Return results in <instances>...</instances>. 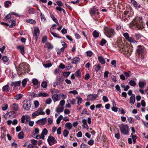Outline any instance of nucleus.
I'll return each instance as SVG.
<instances>
[{"label":"nucleus","instance_id":"f257e3e1","mask_svg":"<svg viewBox=\"0 0 148 148\" xmlns=\"http://www.w3.org/2000/svg\"><path fill=\"white\" fill-rule=\"evenodd\" d=\"M143 18L139 17L137 18H135L134 20V23L136 27L139 29H142L144 27L143 23Z\"/></svg>","mask_w":148,"mask_h":148},{"label":"nucleus","instance_id":"f03ea898","mask_svg":"<svg viewBox=\"0 0 148 148\" xmlns=\"http://www.w3.org/2000/svg\"><path fill=\"white\" fill-rule=\"evenodd\" d=\"M104 33L108 37L111 38L113 36L115 33L113 29L107 28L105 29Z\"/></svg>","mask_w":148,"mask_h":148},{"label":"nucleus","instance_id":"7ed1b4c3","mask_svg":"<svg viewBox=\"0 0 148 148\" xmlns=\"http://www.w3.org/2000/svg\"><path fill=\"white\" fill-rule=\"evenodd\" d=\"M123 36L128 42L131 43L132 42L136 45H137V41L134 40L133 37H130L129 34L127 33H123Z\"/></svg>","mask_w":148,"mask_h":148},{"label":"nucleus","instance_id":"20e7f679","mask_svg":"<svg viewBox=\"0 0 148 148\" xmlns=\"http://www.w3.org/2000/svg\"><path fill=\"white\" fill-rule=\"evenodd\" d=\"M120 130L121 133L124 135H127L129 133V126L127 125L122 124Z\"/></svg>","mask_w":148,"mask_h":148},{"label":"nucleus","instance_id":"39448f33","mask_svg":"<svg viewBox=\"0 0 148 148\" xmlns=\"http://www.w3.org/2000/svg\"><path fill=\"white\" fill-rule=\"evenodd\" d=\"M23 107L26 110H29L31 106V102L29 100H25L23 102Z\"/></svg>","mask_w":148,"mask_h":148},{"label":"nucleus","instance_id":"423d86ee","mask_svg":"<svg viewBox=\"0 0 148 148\" xmlns=\"http://www.w3.org/2000/svg\"><path fill=\"white\" fill-rule=\"evenodd\" d=\"M45 112L43 111V109L42 108H40L38 110L33 113L32 114L33 118H35L37 116L39 115H44L45 114Z\"/></svg>","mask_w":148,"mask_h":148},{"label":"nucleus","instance_id":"0eeeda50","mask_svg":"<svg viewBox=\"0 0 148 148\" xmlns=\"http://www.w3.org/2000/svg\"><path fill=\"white\" fill-rule=\"evenodd\" d=\"M47 140L50 146H51L57 143L54 137L50 135L48 136Z\"/></svg>","mask_w":148,"mask_h":148},{"label":"nucleus","instance_id":"6e6552de","mask_svg":"<svg viewBox=\"0 0 148 148\" xmlns=\"http://www.w3.org/2000/svg\"><path fill=\"white\" fill-rule=\"evenodd\" d=\"M119 50L121 52H123V53H129V51L128 47L124 45L121 44V46L119 47Z\"/></svg>","mask_w":148,"mask_h":148},{"label":"nucleus","instance_id":"1a4fd4ad","mask_svg":"<svg viewBox=\"0 0 148 148\" xmlns=\"http://www.w3.org/2000/svg\"><path fill=\"white\" fill-rule=\"evenodd\" d=\"M145 51L144 48L142 46L140 45L137 47L136 52L139 55H142Z\"/></svg>","mask_w":148,"mask_h":148},{"label":"nucleus","instance_id":"9d476101","mask_svg":"<svg viewBox=\"0 0 148 148\" xmlns=\"http://www.w3.org/2000/svg\"><path fill=\"white\" fill-rule=\"evenodd\" d=\"M40 34V30L38 27H35L34 29V32L33 33V36L35 37V39L37 40L38 37L39 36Z\"/></svg>","mask_w":148,"mask_h":148},{"label":"nucleus","instance_id":"9b49d317","mask_svg":"<svg viewBox=\"0 0 148 148\" xmlns=\"http://www.w3.org/2000/svg\"><path fill=\"white\" fill-rule=\"evenodd\" d=\"M98 96L97 94H90L88 96L87 99L90 101H94L97 97Z\"/></svg>","mask_w":148,"mask_h":148},{"label":"nucleus","instance_id":"f8f14e48","mask_svg":"<svg viewBox=\"0 0 148 148\" xmlns=\"http://www.w3.org/2000/svg\"><path fill=\"white\" fill-rule=\"evenodd\" d=\"M10 108L13 110L17 111L19 109L18 105V104L14 103L10 105Z\"/></svg>","mask_w":148,"mask_h":148},{"label":"nucleus","instance_id":"ddd939ff","mask_svg":"<svg viewBox=\"0 0 148 148\" xmlns=\"http://www.w3.org/2000/svg\"><path fill=\"white\" fill-rule=\"evenodd\" d=\"M46 122V118H45L38 120L36 122V123L37 124L44 125L45 124Z\"/></svg>","mask_w":148,"mask_h":148},{"label":"nucleus","instance_id":"4468645a","mask_svg":"<svg viewBox=\"0 0 148 148\" xmlns=\"http://www.w3.org/2000/svg\"><path fill=\"white\" fill-rule=\"evenodd\" d=\"M98 9L96 10L95 8V6H93L92 8H91L89 10V13L91 16H93V15H95V14L96 12V11H98Z\"/></svg>","mask_w":148,"mask_h":148},{"label":"nucleus","instance_id":"2eb2a0df","mask_svg":"<svg viewBox=\"0 0 148 148\" xmlns=\"http://www.w3.org/2000/svg\"><path fill=\"white\" fill-rule=\"evenodd\" d=\"M17 48L22 55H24L25 53L24 46L22 45H18L17 47Z\"/></svg>","mask_w":148,"mask_h":148},{"label":"nucleus","instance_id":"dca6fc26","mask_svg":"<svg viewBox=\"0 0 148 148\" xmlns=\"http://www.w3.org/2000/svg\"><path fill=\"white\" fill-rule=\"evenodd\" d=\"M21 83V81H15L12 82L11 85L12 86H14V87L19 86H20Z\"/></svg>","mask_w":148,"mask_h":148},{"label":"nucleus","instance_id":"f3484780","mask_svg":"<svg viewBox=\"0 0 148 148\" xmlns=\"http://www.w3.org/2000/svg\"><path fill=\"white\" fill-rule=\"evenodd\" d=\"M130 103L132 104H134L135 102V95L134 94H132L130 97Z\"/></svg>","mask_w":148,"mask_h":148},{"label":"nucleus","instance_id":"a211bd4d","mask_svg":"<svg viewBox=\"0 0 148 148\" xmlns=\"http://www.w3.org/2000/svg\"><path fill=\"white\" fill-rule=\"evenodd\" d=\"M98 59L99 62L101 64H104L105 63V61L102 56H99L98 57Z\"/></svg>","mask_w":148,"mask_h":148},{"label":"nucleus","instance_id":"6ab92c4d","mask_svg":"<svg viewBox=\"0 0 148 148\" xmlns=\"http://www.w3.org/2000/svg\"><path fill=\"white\" fill-rule=\"evenodd\" d=\"M2 90L3 91H9L10 90L9 86L7 84L4 86L2 88Z\"/></svg>","mask_w":148,"mask_h":148},{"label":"nucleus","instance_id":"aec40b11","mask_svg":"<svg viewBox=\"0 0 148 148\" xmlns=\"http://www.w3.org/2000/svg\"><path fill=\"white\" fill-rule=\"evenodd\" d=\"M59 95L56 94H55L52 96V98L54 102H56L58 100V95Z\"/></svg>","mask_w":148,"mask_h":148},{"label":"nucleus","instance_id":"412c9836","mask_svg":"<svg viewBox=\"0 0 148 148\" xmlns=\"http://www.w3.org/2000/svg\"><path fill=\"white\" fill-rule=\"evenodd\" d=\"M65 127L66 128L70 130L72 127V125L71 123L67 122L65 124Z\"/></svg>","mask_w":148,"mask_h":148},{"label":"nucleus","instance_id":"4be33fe9","mask_svg":"<svg viewBox=\"0 0 148 148\" xmlns=\"http://www.w3.org/2000/svg\"><path fill=\"white\" fill-rule=\"evenodd\" d=\"M80 59L78 57H75L73 58V61L71 62L72 64H76L79 61Z\"/></svg>","mask_w":148,"mask_h":148},{"label":"nucleus","instance_id":"5701e85b","mask_svg":"<svg viewBox=\"0 0 148 148\" xmlns=\"http://www.w3.org/2000/svg\"><path fill=\"white\" fill-rule=\"evenodd\" d=\"M38 95L40 97H48L49 95L45 92H39Z\"/></svg>","mask_w":148,"mask_h":148},{"label":"nucleus","instance_id":"b1692460","mask_svg":"<svg viewBox=\"0 0 148 148\" xmlns=\"http://www.w3.org/2000/svg\"><path fill=\"white\" fill-rule=\"evenodd\" d=\"M50 16L54 22L57 23L58 25H59V24L58 22V20L54 17V16L53 14H50Z\"/></svg>","mask_w":148,"mask_h":148},{"label":"nucleus","instance_id":"393cba45","mask_svg":"<svg viewBox=\"0 0 148 148\" xmlns=\"http://www.w3.org/2000/svg\"><path fill=\"white\" fill-rule=\"evenodd\" d=\"M22 97V95L21 94H18L14 96V98L17 100H18L21 99Z\"/></svg>","mask_w":148,"mask_h":148},{"label":"nucleus","instance_id":"a878e982","mask_svg":"<svg viewBox=\"0 0 148 148\" xmlns=\"http://www.w3.org/2000/svg\"><path fill=\"white\" fill-rule=\"evenodd\" d=\"M92 35L94 38H98L99 36V33L96 31L95 30L92 33Z\"/></svg>","mask_w":148,"mask_h":148},{"label":"nucleus","instance_id":"bb28decb","mask_svg":"<svg viewBox=\"0 0 148 148\" xmlns=\"http://www.w3.org/2000/svg\"><path fill=\"white\" fill-rule=\"evenodd\" d=\"M32 82L34 86L37 85L38 84H40L38 80L36 78L33 79Z\"/></svg>","mask_w":148,"mask_h":148},{"label":"nucleus","instance_id":"cd10ccee","mask_svg":"<svg viewBox=\"0 0 148 148\" xmlns=\"http://www.w3.org/2000/svg\"><path fill=\"white\" fill-rule=\"evenodd\" d=\"M64 110L63 107H57L56 109V111L57 113L62 112Z\"/></svg>","mask_w":148,"mask_h":148},{"label":"nucleus","instance_id":"c85d7f7f","mask_svg":"<svg viewBox=\"0 0 148 148\" xmlns=\"http://www.w3.org/2000/svg\"><path fill=\"white\" fill-rule=\"evenodd\" d=\"M50 32H51V34L54 37L57 38H61V37L59 36H58V34H57L56 33L53 32H52L51 31H50Z\"/></svg>","mask_w":148,"mask_h":148},{"label":"nucleus","instance_id":"c756f323","mask_svg":"<svg viewBox=\"0 0 148 148\" xmlns=\"http://www.w3.org/2000/svg\"><path fill=\"white\" fill-rule=\"evenodd\" d=\"M145 83L143 81H139L138 83L139 86L140 88H142L145 86Z\"/></svg>","mask_w":148,"mask_h":148},{"label":"nucleus","instance_id":"7c9ffc66","mask_svg":"<svg viewBox=\"0 0 148 148\" xmlns=\"http://www.w3.org/2000/svg\"><path fill=\"white\" fill-rule=\"evenodd\" d=\"M9 4H11V2L10 1H6L5 2L4 4L5 8H8L9 7Z\"/></svg>","mask_w":148,"mask_h":148},{"label":"nucleus","instance_id":"2f4dec72","mask_svg":"<svg viewBox=\"0 0 148 148\" xmlns=\"http://www.w3.org/2000/svg\"><path fill=\"white\" fill-rule=\"evenodd\" d=\"M26 21L28 23L33 24H34L36 23V22L35 20L31 19L27 20Z\"/></svg>","mask_w":148,"mask_h":148},{"label":"nucleus","instance_id":"473e14b6","mask_svg":"<svg viewBox=\"0 0 148 148\" xmlns=\"http://www.w3.org/2000/svg\"><path fill=\"white\" fill-rule=\"evenodd\" d=\"M82 123L84 124V125H85L86 126V127L85 126H84L83 127H84V128H86L87 129H88L89 127H88V126L87 124L86 120V119H84L82 120Z\"/></svg>","mask_w":148,"mask_h":148},{"label":"nucleus","instance_id":"72a5a7b5","mask_svg":"<svg viewBox=\"0 0 148 148\" xmlns=\"http://www.w3.org/2000/svg\"><path fill=\"white\" fill-rule=\"evenodd\" d=\"M129 84L132 86H134L136 84L135 81L132 80H130L129 82Z\"/></svg>","mask_w":148,"mask_h":148},{"label":"nucleus","instance_id":"f704fd0d","mask_svg":"<svg viewBox=\"0 0 148 148\" xmlns=\"http://www.w3.org/2000/svg\"><path fill=\"white\" fill-rule=\"evenodd\" d=\"M34 9L32 8H29L28 11V13L29 14H32L34 13Z\"/></svg>","mask_w":148,"mask_h":148},{"label":"nucleus","instance_id":"c9c22d12","mask_svg":"<svg viewBox=\"0 0 148 148\" xmlns=\"http://www.w3.org/2000/svg\"><path fill=\"white\" fill-rule=\"evenodd\" d=\"M67 101L68 102H69L70 103H71L73 105H74L76 103L75 100L74 99H73L72 100L69 99L67 100Z\"/></svg>","mask_w":148,"mask_h":148},{"label":"nucleus","instance_id":"e433bc0d","mask_svg":"<svg viewBox=\"0 0 148 148\" xmlns=\"http://www.w3.org/2000/svg\"><path fill=\"white\" fill-rule=\"evenodd\" d=\"M18 137L19 139H21L24 138V134L23 132H20L18 135Z\"/></svg>","mask_w":148,"mask_h":148},{"label":"nucleus","instance_id":"4c0bfd02","mask_svg":"<svg viewBox=\"0 0 148 148\" xmlns=\"http://www.w3.org/2000/svg\"><path fill=\"white\" fill-rule=\"evenodd\" d=\"M2 60L4 62H8L9 60L8 57L6 56H3L2 58Z\"/></svg>","mask_w":148,"mask_h":148},{"label":"nucleus","instance_id":"58836bf2","mask_svg":"<svg viewBox=\"0 0 148 148\" xmlns=\"http://www.w3.org/2000/svg\"><path fill=\"white\" fill-rule=\"evenodd\" d=\"M69 133V132L66 129L64 130L63 132V134L64 136L65 137H67L68 136Z\"/></svg>","mask_w":148,"mask_h":148},{"label":"nucleus","instance_id":"ea45409f","mask_svg":"<svg viewBox=\"0 0 148 148\" xmlns=\"http://www.w3.org/2000/svg\"><path fill=\"white\" fill-rule=\"evenodd\" d=\"M78 99L77 103L78 105H80L82 102V98L79 97H77Z\"/></svg>","mask_w":148,"mask_h":148},{"label":"nucleus","instance_id":"a19ab883","mask_svg":"<svg viewBox=\"0 0 148 148\" xmlns=\"http://www.w3.org/2000/svg\"><path fill=\"white\" fill-rule=\"evenodd\" d=\"M41 86L43 88H46L47 86V83L46 81H43L41 84Z\"/></svg>","mask_w":148,"mask_h":148},{"label":"nucleus","instance_id":"79ce46f5","mask_svg":"<svg viewBox=\"0 0 148 148\" xmlns=\"http://www.w3.org/2000/svg\"><path fill=\"white\" fill-rule=\"evenodd\" d=\"M95 71L97 72H98L100 69L101 66L100 65L98 64L97 65H95Z\"/></svg>","mask_w":148,"mask_h":148},{"label":"nucleus","instance_id":"37998d69","mask_svg":"<svg viewBox=\"0 0 148 148\" xmlns=\"http://www.w3.org/2000/svg\"><path fill=\"white\" fill-rule=\"evenodd\" d=\"M40 16L41 21L42 22H45L46 20V18L44 15L42 13H40Z\"/></svg>","mask_w":148,"mask_h":148},{"label":"nucleus","instance_id":"c03bdc74","mask_svg":"<svg viewBox=\"0 0 148 148\" xmlns=\"http://www.w3.org/2000/svg\"><path fill=\"white\" fill-rule=\"evenodd\" d=\"M21 66L25 70H26L28 66L27 64L25 62L22 63Z\"/></svg>","mask_w":148,"mask_h":148},{"label":"nucleus","instance_id":"a18cd8bd","mask_svg":"<svg viewBox=\"0 0 148 148\" xmlns=\"http://www.w3.org/2000/svg\"><path fill=\"white\" fill-rule=\"evenodd\" d=\"M46 45L48 49H51L53 48V46L51 43L48 42L47 43Z\"/></svg>","mask_w":148,"mask_h":148},{"label":"nucleus","instance_id":"49530a36","mask_svg":"<svg viewBox=\"0 0 148 148\" xmlns=\"http://www.w3.org/2000/svg\"><path fill=\"white\" fill-rule=\"evenodd\" d=\"M86 53L87 56L89 57H91L93 54L92 51H86Z\"/></svg>","mask_w":148,"mask_h":148},{"label":"nucleus","instance_id":"de8ad7c7","mask_svg":"<svg viewBox=\"0 0 148 148\" xmlns=\"http://www.w3.org/2000/svg\"><path fill=\"white\" fill-rule=\"evenodd\" d=\"M11 116V114L10 112H8L6 113L4 115V118L5 119H7L8 117H9Z\"/></svg>","mask_w":148,"mask_h":148},{"label":"nucleus","instance_id":"09e8293b","mask_svg":"<svg viewBox=\"0 0 148 148\" xmlns=\"http://www.w3.org/2000/svg\"><path fill=\"white\" fill-rule=\"evenodd\" d=\"M70 74V72H65L63 73V75L65 77H68Z\"/></svg>","mask_w":148,"mask_h":148},{"label":"nucleus","instance_id":"8fccbe9b","mask_svg":"<svg viewBox=\"0 0 148 148\" xmlns=\"http://www.w3.org/2000/svg\"><path fill=\"white\" fill-rule=\"evenodd\" d=\"M34 104L35 106V108H36L38 107L39 104V103L38 101H35L34 102Z\"/></svg>","mask_w":148,"mask_h":148},{"label":"nucleus","instance_id":"3c124183","mask_svg":"<svg viewBox=\"0 0 148 148\" xmlns=\"http://www.w3.org/2000/svg\"><path fill=\"white\" fill-rule=\"evenodd\" d=\"M52 101L51 99L50 98H49L47 99L45 101V103L47 104H49Z\"/></svg>","mask_w":148,"mask_h":148},{"label":"nucleus","instance_id":"603ef678","mask_svg":"<svg viewBox=\"0 0 148 148\" xmlns=\"http://www.w3.org/2000/svg\"><path fill=\"white\" fill-rule=\"evenodd\" d=\"M131 3L135 7L137 8L138 7V5L137 3L135 0H131Z\"/></svg>","mask_w":148,"mask_h":148},{"label":"nucleus","instance_id":"864d4df0","mask_svg":"<svg viewBox=\"0 0 148 148\" xmlns=\"http://www.w3.org/2000/svg\"><path fill=\"white\" fill-rule=\"evenodd\" d=\"M10 22L11 23V25L9 26V27L10 28H12L13 26H15L16 25V21H11Z\"/></svg>","mask_w":148,"mask_h":148},{"label":"nucleus","instance_id":"5fc2aeb1","mask_svg":"<svg viewBox=\"0 0 148 148\" xmlns=\"http://www.w3.org/2000/svg\"><path fill=\"white\" fill-rule=\"evenodd\" d=\"M8 106L7 104H4L2 107V110L4 111L8 109Z\"/></svg>","mask_w":148,"mask_h":148},{"label":"nucleus","instance_id":"6e6d98bb","mask_svg":"<svg viewBox=\"0 0 148 148\" xmlns=\"http://www.w3.org/2000/svg\"><path fill=\"white\" fill-rule=\"evenodd\" d=\"M131 136H132V140H133V142H134V144L136 142V137L135 135H133L132 133L131 134Z\"/></svg>","mask_w":148,"mask_h":148},{"label":"nucleus","instance_id":"4d7b16f0","mask_svg":"<svg viewBox=\"0 0 148 148\" xmlns=\"http://www.w3.org/2000/svg\"><path fill=\"white\" fill-rule=\"evenodd\" d=\"M56 3L58 5V7H61L63 6V4L60 1H56Z\"/></svg>","mask_w":148,"mask_h":148},{"label":"nucleus","instance_id":"13d9d810","mask_svg":"<svg viewBox=\"0 0 148 148\" xmlns=\"http://www.w3.org/2000/svg\"><path fill=\"white\" fill-rule=\"evenodd\" d=\"M134 37L136 38V40H138L141 38V36L140 34L138 33L135 34Z\"/></svg>","mask_w":148,"mask_h":148},{"label":"nucleus","instance_id":"bf43d9fd","mask_svg":"<svg viewBox=\"0 0 148 148\" xmlns=\"http://www.w3.org/2000/svg\"><path fill=\"white\" fill-rule=\"evenodd\" d=\"M27 79H24L23 80V81L22 82V84L23 86V87H25V86L26 85V83H27Z\"/></svg>","mask_w":148,"mask_h":148},{"label":"nucleus","instance_id":"052dcab7","mask_svg":"<svg viewBox=\"0 0 148 148\" xmlns=\"http://www.w3.org/2000/svg\"><path fill=\"white\" fill-rule=\"evenodd\" d=\"M106 41L105 40L103 39L101 41L100 45L101 46H103L106 43Z\"/></svg>","mask_w":148,"mask_h":148},{"label":"nucleus","instance_id":"680f3d73","mask_svg":"<svg viewBox=\"0 0 148 148\" xmlns=\"http://www.w3.org/2000/svg\"><path fill=\"white\" fill-rule=\"evenodd\" d=\"M80 148H88V146L84 143H82L80 146Z\"/></svg>","mask_w":148,"mask_h":148},{"label":"nucleus","instance_id":"e2e57ef3","mask_svg":"<svg viewBox=\"0 0 148 148\" xmlns=\"http://www.w3.org/2000/svg\"><path fill=\"white\" fill-rule=\"evenodd\" d=\"M22 69V68L21 69L19 68L18 69V75H21L22 73H23L24 70H23V71L21 70Z\"/></svg>","mask_w":148,"mask_h":148},{"label":"nucleus","instance_id":"0e129e2a","mask_svg":"<svg viewBox=\"0 0 148 148\" xmlns=\"http://www.w3.org/2000/svg\"><path fill=\"white\" fill-rule=\"evenodd\" d=\"M109 74V72L108 71H105L104 74V77L105 78L108 77Z\"/></svg>","mask_w":148,"mask_h":148},{"label":"nucleus","instance_id":"69168bd1","mask_svg":"<svg viewBox=\"0 0 148 148\" xmlns=\"http://www.w3.org/2000/svg\"><path fill=\"white\" fill-rule=\"evenodd\" d=\"M84 113L87 115H89L90 114L87 111V110L86 108L84 109L82 113V114H84Z\"/></svg>","mask_w":148,"mask_h":148},{"label":"nucleus","instance_id":"338daca9","mask_svg":"<svg viewBox=\"0 0 148 148\" xmlns=\"http://www.w3.org/2000/svg\"><path fill=\"white\" fill-rule=\"evenodd\" d=\"M94 141L92 139H90L88 142V143L89 145H92L94 144Z\"/></svg>","mask_w":148,"mask_h":148},{"label":"nucleus","instance_id":"774afa93","mask_svg":"<svg viewBox=\"0 0 148 148\" xmlns=\"http://www.w3.org/2000/svg\"><path fill=\"white\" fill-rule=\"evenodd\" d=\"M64 113L66 114H68L70 113L71 112L69 109H66L64 110Z\"/></svg>","mask_w":148,"mask_h":148}]
</instances>
